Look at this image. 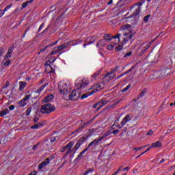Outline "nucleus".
<instances>
[{
	"label": "nucleus",
	"instance_id": "obj_1",
	"mask_svg": "<svg viewBox=\"0 0 175 175\" xmlns=\"http://www.w3.org/2000/svg\"><path fill=\"white\" fill-rule=\"evenodd\" d=\"M58 90L59 92L63 94L64 98L65 96H68V94H69V90H70V86L68 84V83L62 81L59 83Z\"/></svg>",
	"mask_w": 175,
	"mask_h": 175
},
{
	"label": "nucleus",
	"instance_id": "obj_2",
	"mask_svg": "<svg viewBox=\"0 0 175 175\" xmlns=\"http://www.w3.org/2000/svg\"><path fill=\"white\" fill-rule=\"evenodd\" d=\"M99 142H100V140L98 138V139H95L94 141L90 142L88 144V147L85 148L82 152H81L79 153L77 158L75 159V161H80V159H81L83 158V155H84V154H85V152H87V151H88V150H90V148H91V147H92V146H97L98 143H99Z\"/></svg>",
	"mask_w": 175,
	"mask_h": 175
},
{
	"label": "nucleus",
	"instance_id": "obj_3",
	"mask_svg": "<svg viewBox=\"0 0 175 175\" xmlns=\"http://www.w3.org/2000/svg\"><path fill=\"white\" fill-rule=\"evenodd\" d=\"M54 110H55V107L50 103H47L42 105L40 111L42 114H49V113H53Z\"/></svg>",
	"mask_w": 175,
	"mask_h": 175
},
{
	"label": "nucleus",
	"instance_id": "obj_4",
	"mask_svg": "<svg viewBox=\"0 0 175 175\" xmlns=\"http://www.w3.org/2000/svg\"><path fill=\"white\" fill-rule=\"evenodd\" d=\"M73 146H75V142H70L66 146L62 148L61 152H65L66 151V157H68V155L72 154V152H73V155H75V150H73V148L72 149Z\"/></svg>",
	"mask_w": 175,
	"mask_h": 175
},
{
	"label": "nucleus",
	"instance_id": "obj_5",
	"mask_svg": "<svg viewBox=\"0 0 175 175\" xmlns=\"http://www.w3.org/2000/svg\"><path fill=\"white\" fill-rule=\"evenodd\" d=\"M90 84V81L88 78L78 79L75 81V85L77 87L78 90H81L84 88L86 85Z\"/></svg>",
	"mask_w": 175,
	"mask_h": 175
},
{
	"label": "nucleus",
	"instance_id": "obj_6",
	"mask_svg": "<svg viewBox=\"0 0 175 175\" xmlns=\"http://www.w3.org/2000/svg\"><path fill=\"white\" fill-rule=\"evenodd\" d=\"M66 99H70V100H77L80 98V92L77 90H73L71 93L67 94V96L64 97Z\"/></svg>",
	"mask_w": 175,
	"mask_h": 175
},
{
	"label": "nucleus",
	"instance_id": "obj_7",
	"mask_svg": "<svg viewBox=\"0 0 175 175\" xmlns=\"http://www.w3.org/2000/svg\"><path fill=\"white\" fill-rule=\"evenodd\" d=\"M152 43H154V40H152L150 42H144L139 46L138 50H141L142 54H144V53H146V51L150 49Z\"/></svg>",
	"mask_w": 175,
	"mask_h": 175
},
{
	"label": "nucleus",
	"instance_id": "obj_8",
	"mask_svg": "<svg viewBox=\"0 0 175 175\" xmlns=\"http://www.w3.org/2000/svg\"><path fill=\"white\" fill-rule=\"evenodd\" d=\"M135 36V32L133 31H127L123 33L124 43H128L129 40H132V38Z\"/></svg>",
	"mask_w": 175,
	"mask_h": 175
},
{
	"label": "nucleus",
	"instance_id": "obj_9",
	"mask_svg": "<svg viewBox=\"0 0 175 175\" xmlns=\"http://www.w3.org/2000/svg\"><path fill=\"white\" fill-rule=\"evenodd\" d=\"M54 159V156H51L46 159L44 161L38 165V169L42 170L44 167V166H47L49 163H50V160Z\"/></svg>",
	"mask_w": 175,
	"mask_h": 175
},
{
	"label": "nucleus",
	"instance_id": "obj_10",
	"mask_svg": "<svg viewBox=\"0 0 175 175\" xmlns=\"http://www.w3.org/2000/svg\"><path fill=\"white\" fill-rule=\"evenodd\" d=\"M85 142V138L84 137H81L79 140L77 142L76 145L73 148L74 154H76V151L80 148V146L83 143Z\"/></svg>",
	"mask_w": 175,
	"mask_h": 175
},
{
	"label": "nucleus",
	"instance_id": "obj_11",
	"mask_svg": "<svg viewBox=\"0 0 175 175\" xmlns=\"http://www.w3.org/2000/svg\"><path fill=\"white\" fill-rule=\"evenodd\" d=\"M120 38H121V33H117L115 36L112 38L111 40L114 46H117V44H120V42H121Z\"/></svg>",
	"mask_w": 175,
	"mask_h": 175
},
{
	"label": "nucleus",
	"instance_id": "obj_12",
	"mask_svg": "<svg viewBox=\"0 0 175 175\" xmlns=\"http://www.w3.org/2000/svg\"><path fill=\"white\" fill-rule=\"evenodd\" d=\"M167 70H163L162 71H158L154 72V75H158V77L160 79H165L166 76H168L169 73H167Z\"/></svg>",
	"mask_w": 175,
	"mask_h": 175
},
{
	"label": "nucleus",
	"instance_id": "obj_13",
	"mask_svg": "<svg viewBox=\"0 0 175 175\" xmlns=\"http://www.w3.org/2000/svg\"><path fill=\"white\" fill-rule=\"evenodd\" d=\"M131 27H132V26L129 24L123 25L120 28V31L123 32V33H124V32H128V31H132L131 29Z\"/></svg>",
	"mask_w": 175,
	"mask_h": 175
},
{
	"label": "nucleus",
	"instance_id": "obj_14",
	"mask_svg": "<svg viewBox=\"0 0 175 175\" xmlns=\"http://www.w3.org/2000/svg\"><path fill=\"white\" fill-rule=\"evenodd\" d=\"M95 42V38L94 37H88L86 39V44H83L84 49L87 47V46H90V44H92V43Z\"/></svg>",
	"mask_w": 175,
	"mask_h": 175
},
{
	"label": "nucleus",
	"instance_id": "obj_15",
	"mask_svg": "<svg viewBox=\"0 0 175 175\" xmlns=\"http://www.w3.org/2000/svg\"><path fill=\"white\" fill-rule=\"evenodd\" d=\"M120 67L116 66L115 67V68L111 71V72H107L105 75V77H109L110 80H113L114 79V75L111 76V75H113L114 73V72H116V70H118Z\"/></svg>",
	"mask_w": 175,
	"mask_h": 175
},
{
	"label": "nucleus",
	"instance_id": "obj_16",
	"mask_svg": "<svg viewBox=\"0 0 175 175\" xmlns=\"http://www.w3.org/2000/svg\"><path fill=\"white\" fill-rule=\"evenodd\" d=\"M106 46V40H100L96 44L98 49H103Z\"/></svg>",
	"mask_w": 175,
	"mask_h": 175
},
{
	"label": "nucleus",
	"instance_id": "obj_17",
	"mask_svg": "<svg viewBox=\"0 0 175 175\" xmlns=\"http://www.w3.org/2000/svg\"><path fill=\"white\" fill-rule=\"evenodd\" d=\"M131 120H132V118H131L130 115H126L124 119L122 120L121 122V125L122 126H124V125H125V124H126V122H129V121H131Z\"/></svg>",
	"mask_w": 175,
	"mask_h": 175
},
{
	"label": "nucleus",
	"instance_id": "obj_18",
	"mask_svg": "<svg viewBox=\"0 0 175 175\" xmlns=\"http://www.w3.org/2000/svg\"><path fill=\"white\" fill-rule=\"evenodd\" d=\"M10 59L5 57L1 63L3 68H6V66H9L10 65Z\"/></svg>",
	"mask_w": 175,
	"mask_h": 175
},
{
	"label": "nucleus",
	"instance_id": "obj_19",
	"mask_svg": "<svg viewBox=\"0 0 175 175\" xmlns=\"http://www.w3.org/2000/svg\"><path fill=\"white\" fill-rule=\"evenodd\" d=\"M150 147L151 148H161V147H162V142H161V141H157L152 144V146Z\"/></svg>",
	"mask_w": 175,
	"mask_h": 175
},
{
	"label": "nucleus",
	"instance_id": "obj_20",
	"mask_svg": "<svg viewBox=\"0 0 175 175\" xmlns=\"http://www.w3.org/2000/svg\"><path fill=\"white\" fill-rule=\"evenodd\" d=\"M109 135H111V132H110V131H107V132L104 133L101 137H98V139L101 142V140H103V139H106Z\"/></svg>",
	"mask_w": 175,
	"mask_h": 175
},
{
	"label": "nucleus",
	"instance_id": "obj_21",
	"mask_svg": "<svg viewBox=\"0 0 175 175\" xmlns=\"http://www.w3.org/2000/svg\"><path fill=\"white\" fill-rule=\"evenodd\" d=\"M95 94V91H90L87 92L86 94H84L81 97V99H85L88 96H91V95H94Z\"/></svg>",
	"mask_w": 175,
	"mask_h": 175
},
{
	"label": "nucleus",
	"instance_id": "obj_22",
	"mask_svg": "<svg viewBox=\"0 0 175 175\" xmlns=\"http://www.w3.org/2000/svg\"><path fill=\"white\" fill-rule=\"evenodd\" d=\"M102 88V85H100V84H96L95 85H94L91 90L92 91H95V92H98V91H100V89Z\"/></svg>",
	"mask_w": 175,
	"mask_h": 175
},
{
	"label": "nucleus",
	"instance_id": "obj_23",
	"mask_svg": "<svg viewBox=\"0 0 175 175\" xmlns=\"http://www.w3.org/2000/svg\"><path fill=\"white\" fill-rule=\"evenodd\" d=\"M10 111L8 109H5L4 110H2L0 111V117H4V116H8Z\"/></svg>",
	"mask_w": 175,
	"mask_h": 175
},
{
	"label": "nucleus",
	"instance_id": "obj_24",
	"mask_svg": "<svg viewBox=\"0 0 175 175\" xmlns=\"http://www.w3.org/2000/svg\"><path fill=\"white\" fill-rule=\"evenodd\" d=\"M55 140H56L55 137H52L46 141V145L49 146V143H51V144L53 146V144H54V142H55Z\"/></svg>",
	"mask_w": 175,
	"mask_h": 175
},
{
	"label": "nucleus",
	"instance_id": "obj_25",
	"mask_svg": "<svg viewBox=\"0 0 175 175\" xmlns=\"http://www.w3.org/2000/svg\"><path fill=\"white\" fill-rule=\"evenodd\" d=\"M32 2H33V0L27 1L26 2L22 3L21 10H23V9H25V8L28 6V3H32Z\"/></svg>",
	"mask_w": 175,
	"mask_h": 175
},
{
	"label": "nucleus",
	"instance_id": "obj_26",
	"mask_svg": "<svg viewBox=\"0 0 175 175\" xmlns=\"http://www.w3.org/2000/svg\"><path fill=\"white\" fill-rule=\"evenodd\" d=\"M109 101H107V100L105 99H102L100 101H98V103H100V108L102 109V107H103V106H105V105H107Z\"/></svg>",
	"mask_w": 175,
	"mask_h": 175
},
{
	"label": "nucleus",
	"instance_id": "obj_27",
	"mask_svg": "<svg viewBox=\"0 0 175 175\" xmlns=\"http://www.w3.org/2000/svg\"><path fill=\"white\" fill-rule=\"evenodd\" d=\"M69 45V44L68 43H64L63 44H62L59 46H57V48L59 49V51H62V50H65V49H66V47H68V46Z\"/></svg>",
	"mask_w": 175,
	"mask_h": 175
},
{
	"label": "nucleus",
	"instance_id": "obj_28",
	"mask_svg": "<svg viewBox=\"0 0 175 175\" xmlns=\"http://www.w3.org/2000/svg\"><path fill=\"white\" fill-rule=\"evenodd\" d=\"M12 54H13V49L10 48L8 49L7 54L5 56V58H10L12 57Z\"/></svg>",
	"mask_w": 175,
	"mask_h": 175
},
{
	"label": "nucleus",
	"instance_id": "obj_29",
	"mask_svg": "<svg viewBox=\"0 0 175 175\" xmlns=\"http://www.w3.org/2000/svg\"><path fill=\"white\" fill-rule=\"evenodd\" d=\"M19 85H20L19 90L21 91H23V90H24L25 88V85H27V83L21 81V82H19Z\"/></svg>",
	"mask_w": 175,
	"mask_h": 175
},
{
	"label": "nucleus",
	"instance_id": "obj_30",
	"mask_svg": "<svg viewBox=\"0 0 175 175\" xmlns=\"http://www.w3.org/2000/svg\"><path fill=\"white\" fill-rule=\"evenodd\" d=\"M53 98H54V96H53L52 94H51V95L46 96V97L44 98V100L46 103L51 102V100H53Z\"/></svg>",
	"mask_w": 175,
	"mask_h": 175
},
{
	"label": "nucleus",
	"instance_id": "obj_31",
	"mask_svg": "<svg viewBox=\"0 0 175 175\" xmlns=\"http://www.w3.org/2000/svg\"><path fill=\"white\" fill-rule=\"evenodd\" d=\"M18 107H25V106H27V103L21 100L18 103Z\"/></svg>",
	"mask_w": 175,
	"mask_h": 175
},
{
	"label": "nucleus",
	"instance_id": "obj_32",
	"mask_svg": "<svg viewBox=\"0 0 175 175\" xmlns=\"http://www.w3.org/2000/svg\"><path fill=\"white\" fill-rule=\"evenodd\" d=\"M50 64H51V62L50 61H47L45 64V65L46 66H49V68H51V70L49 72V73H55V71L54 70V69H53V68L51 67V66H50Z\"/></svg>",
	"mask_w": 175,
	"mask_h": 175
},
{
	"label": "nucleus",
	"instance_id": "obj_33",
	"mask_svg": "<svg viewBox=\"0 0 175 175\" xmlns=\"http://www.w3.org/2000/svg\"><path fill=\"white\" fill-rule=\"evenodd\" d=\"M59 53V49L58 47L54 48L53 51L51 53V55H54L55 54H58Z\"/></svg>",
	"mask_w": 175,
	"mask_h": 175
},
{
	"label": "nucleus",
	"instance_id": "obj_34",
	"mask_svg": "<svg viewBox=\"0 0 175 175\" xmlns=\"http://www.w3.org/2000/svg\"><path fill=\"white\" fill-rule=\"evenodd\" d=\"M113 39V38H111V36L109 35V34H105L104 35V39L103 40H111Z\"/></svg>",
	"mask_w": 175,
	"mask_h": 175
},
{
	"label": "nucleus",
	"instance_id": "obj_35",
	"mask_svg": "<svg viewBox=\"0 0 175 175\" xmlns=\"http://www.w3.org/2000/svg\"><path fill=\"white\" fill-rule=\"evenodd\" d=\"M123 48H124V45L123 44H118L115 48V50H116V51H121V50H122Z\"/></svg>",
	"mask_w": 175,
	"mask_h": 175
},
{
	"label": "nucleus",
	"instance_id": "obj_36",
	"mask_svg": "<svg viewBox=\"0 0 175 175\" xmlns=\"http://www.w3.org/2000/svg\"><path fill=\"white\" fill-rule=\"evenodd\" d=\"M133 54V53L132 51H129L128 53H126V54L124 55V58H129V57H132V55Z\"/></svg>",
	"mask_w": 175,
	"mask_h": 175
},
{
	"label": "nucleus",
	"instance_id": "obj_37",
	"mask_svg": "<svg viewBox=\"0 0 175 175\" xmlns=\"http://www.w3.org/2000/svg\"><path fill=\"white\" fill-rule=\"evenodd\" d=\"M147 92V90L146 89H143L142 91L141 92L139 97V98H143V96H144L145 94Z\"/></svg>",
	"mask_w": 175,
	"mask_h": 175
},
{
	"label": "nucleus",
	"instance_id": "obj_38",
	"mask_svg": "<svg viewBox=\"0 0 175 175\" xmlns=\"http://www.w3.org/2000/svg\"><path fill=\"white\" fill-rule=\"evenodd\" d=\"M99 75H100V71H97L92 76V79H96V77H98L99 76Z\"/></svg>",
	"mask_w": 175,
	"mask_h": 175
},
{
	"label": "nucleus",
	"instance_id": "obj_39",
	"mask_svg": "<svg viewBox=\"0 0 175 175\" xmlns=\"http://www.w3.org/2000/svg\"><path fill=\"white\" fill-rule=\"evenodd\" d=\"M150 17H151V15L148 14L144 17V21L145 23H148V20H150Z\"/></svg>",
	"mask_w": 175,
	"mask_h": 175
},
{
	"label": "nucleus",
	"instance_id": "obj_40",
	"mask_svg": "<svg viewBox=\"0 0 175 175\" xmlns=\"http://www.w3.org/2000/svg\"><path fill=\"white\" fill-rule=\"evenodd\" d=\"M100 104L99 103V101H98V103H96L93 105V109H96V107H98V110H99L101 109L100 108Z\"/></svg>",
	"mask_w": 175,
	"mask_h": 175
},
{
	"label": "nucleus",
	"instance_id": "obj_41",
	"mask_svg": "<svg viewBox=\"0 0 175 175\" xmlns=\"http://www.w3.org/2000/svg\"><path fill=\"white\" fill-rule=\"evenodd\" d=\"M129 88H131V84L128 85L126 88L122 89V92H126V91H128V90H129Z\"/></svg>",
	"mask_w": 175,
	"mask_h": 175
},
{
	"label": "nucleus",
	"instance_id": "obj_42",
	"mask_svg": "<svg viewBox=\"0 0 175 175\" xmlns=\"http://www.w3.org/2000/svg\"><path fill=\"white\" fill-rule=\"evenodd\" d=\"M13 6V4H11V5H8L7 7H5V8H4V10H2L3 11V12L5 13V12H8V10H9V9H10V8H12Z\"/></svg>",
	"mask_w": 175,
	"mask_h": 175
},
{
	"label": "nucleus",
	"instance_id": "obj_43",
	"mask_svg": "<svg viewBox=\"0 0 175 175\" xmlns=\"http://www.w3.org/2000/svg\"><path fill=\"white\" fill-rule=\"evenodd\" d=\"M31 111H32V108L31 107L27 108L26 111V116H29V114H31Z\"/></svg>",
	"mask_w": 175,
	"mask_h": 175
},
{
	"label": "nucleus",
	"instance_id": "obj_44",
	"mask_svg": "<svg viewBox=\"0 0 175 175\" xmlns=\"http://www.w3.org/2000/svg\"><path fill=\"white\" fill-rule=\"evenodd\" d=\"M31 98V95H27L25 98H23L22 100L25 102H27V100H29Z\"/></svg>",
	"mask_w": 175,
	"mask_h": 175
},
{
	"label": "nucleus",
	"instance_id": "obj_45",
	"mask_svg": "<svg viewBox=\"0 0 175 175\" xmlns=\"http://www.w3.org/2000/svg\"><path fill=\"white\" fill-rule=\"evenodd\" d=\"M47 47H49V46H46L44 48L41 49L38 54H40L41 53H44V51L47 50Z\"/></svg>",
	"mask_w": 175,
	"mask_h": 175
},
{
	"label": "nucleus",
	"instance_id": "obj_46",
	"mask_svg": "<svg viewBox=\"0 0 175 175\" xmlns=\"http://www.w3.org/2000/svg\"><path fill=\"white\" fill-rule=\"evenodd\" d=\"M139 13H140V7H137V8H136V10L134 12V14L137 16V14H139Z\"/></svg>",
	"mask_w": 175,
	"mask_h": 175
},
{
	"label": "nucleus",
	"instance_id": "obj_47",
	"mask_svg": "<svg viewBox=\"0 0 175 175\" xmlns=\"http://www.w3.org/2000/svg\"><path fill=\"white\" fill-rule=\"evenodd\" d=\"M133 69H135V66H132L130 69H129V70L124 73V75H127V73H131V72H132V70H133Z\"/></svg>",
	"mask_w": 175,
	"mask_h": 175
},
{
	"label": "nucleus",
	"instance_id": "obj_48",
	"mask_svg": "<svg viewBox=\"0 0 175 175\" xmlns=\"http://www.w3.org/2000/svg\"><path fill=\"white\" fill-rule=\"evenodd\" d=\"M107 49H108L109 51H111V50H114V46H113V45H108V46H107Z\"/></svg>",
	"mask_w": 175,
	"mask_h": 175
},
{
	"label": "nucleus",
	"instance_id": "obj_49",
	"mask_svg": "<svg viewBox=\"0 0 175 175\" xmlns=\"http://www.w3.org/2000/svg\"><path fill=\"white\" fill-rule=\"evenodd\" d=\"M43 28H44V23L40 25V27L38 28V32H40Z\"/></svg>",
	"mask_w": 175,
	"mask_h": 175
},
{
	"label": "nucleus",
	"instance_id": "obj_50",
	"mask_svg": "<svg viewBox=\"0 0 175 175\" xmlns=\"http://www.w3.org/2000/svg\"><path fill=\"white\" fill-rule=\"evenodd\" d=\"M150 150H151V146L147 148L144 152L141 153L140 155H144L146 152H148V151H150Z\"/></svg>",
	"mask_w": 175,
	"mask_h": 175
},
{
	"label": "nucleus",
	"instance_id": "obj_51",
	"mask_svg": "<svg viewBox=\"0 0 175 175\" xmlns=\"http://www.w3.org/2000/svg\"><path fill=\"white\" fill-rule=\"evenodd\" d=\"M39 129V125L38 124H34L31 126V129Z\"/></svg>",
	"mask_w": 175,
	"mask_h": 175
},
{
	"label": "nucleus",
	"instance_id": "obj_52",
	"mask_svg": "<svg viewBox=\"0 0 175 175\" xmlns=\"http://www.w3.org/2000/svg\"><path fill=\"white\" fill-rule=\"evenodd\" d=\"M154 131H152V130H150L146 135H148V136H152V135H153Z\"/></svg>",
	"mask_w": 175,
	"mask_h": 175
},
{
	"label": "nucleus",
	"instance_id": "obj_53",
	"mask_svg": "<svg viewBox=\"0 0 175 175\" xmlns=\"http://www.w3.org/2000/svg\"><path fill=\"white\" fill-rule=\"evenodd\" d=\"M44 90V88L43 86H41L40 89H38L36 92H42Z\"/></svg>",
	"mask_w": 175,
	"mask_h": 175
},
{
	"label": "nucleus",
	"instance_id": "obj_54",
	"mask_svg": "<svg viewBox=\"0 0 175 175\" xmlns=\"http://www.w3.org/2000/svg\"><path fill=\"white\" fill-rule=\"evenodd\" d=\"M10 85V83H9L8 81H7L5 84V85L3 86V88H8V86Z\"/></svg>",
	"mask_w": 175,
	"mask_h": 175
},
{
	"label": "nucleus",
	"instance_id": "obj_55",
	"mask_svg": "<svg viewBox=\"0 0 175 175\" xmlns=\"http://www.w3.org/2000/svg\"><path fill=\"white\" fill-rule=\"evenodd\" d=\"M143 148L142 146L141 147H136L134 148L135 151H139V150H142Z\"/></svg>",
	"mask_w": 175,
	"mask_h": 175
},
{
	"label": "nucleus",
	"instance_id": "obj_56",
	"mask_svg": "<svg viewBox=\"0 0 175 175\" xmlns=\"http://www.w3.org/2000/svg\"><path fill=\"white\" fill-rule=\"evenodd\" d=\"M14 109H16V107L14 105H10L9 107V109L11 110V111L14 110Z\"/></svg>",
	"mask_w": 175,
	"mask_h": 175
},
{
	"label": "nucleus",
	"instance_id": "obj_57",
	"mask_svg": "<svg viewBox=\"0 0 175 175\" xmlns=\"http://www.w3.org/2000/svg\"><path fill=\"white\" fill-rule=\"evenodd\" d=\"M3 14H5V12H3V10H0V18L2 17V16H3Z\"/></svg>",
	"mask_w": 175,
	"mask_h": 175
},
{
	"label": "nucleus",
	"instance_id": "obj_58",
	"mask_svg": "<svg viewBox=\"0 0 175 175\" xmlns=\"http://www.w3.org/2000/svg\"><path fill=\"white\" fill-rule=\"evenodd\" d=\"M120 133V130H115V131H113L112 133L113 135H117V133Z\"/></svg>",
	"mask_w": 175,
	"mask_h": 175
},
{
	"label": "nucleus",
	"instance_id": "obj_59",
	"mask_svg": "<svg viewBox=\"0 0 175 175\" xmlns=\"http://www.w3.org/2000/svg\"><path fill=\"white\" fill-rule=\"evenodd\" d=\"M2 55H3V49H0V58H2Z\"/></svg>",
	"mask_w": 175,
	"mask_h": 175
},
{
	"label": "nucleus",
	"instance_id": "obj_60",
	"mask_svg": "<svg viewBox=\"0 0 175 175\" xmlns=\"http://www.w3.org/2000/svg\"><path fill=\"white\" fill-rule=\"evenodd\" d=\"M125 170H126V172H128V171L129 170V167H124V168L123 169V172H125Z\"/></svg>",
	"mask_w": 175,
	"mask_h": 175
},
{
	"label": "nucleus",
	"instance_id": "obj_61",
	"mask_svg": "<svg viewBox=\"0 0 175 175\" xmlns=\"http://www.w3.org/2000/svg\"><path fill=\"white\" fill-rule=\"evenodd\" d=\"M69 44H70V46H76V45H77V43L73 44V42H70L69 43Z\"/></svg>",
	"mask_w": 175,
	"mask_h": 175
},
{
	"label": "nucleus",
	"instance_id": "obj_62",
	"mask_svg": "<svg viewBox=\"0 0 175 175\" xmlns=\"http://www.w3.org/2000/svg\"><path fill=\"white\" fill-rule=\"evenodd\" d=\"M123 76H125V74H122L120 75H119L117 79H121V77H122Z\"/></svg>",
	"mask_w": 175,
	"mask_h": 175
},
{
	"label": "nucleus",
	"instance_id": "obj_63",
	"mask_svg": "<svg viewBox=\"0 0 175 175\" xmlns=\"http://www.w3.org/2000/svg\"><path fill=\"white\" fill-rule=\"evenodd\" d=\"M165 159H162L161 161H160V162H159V163H163V162H165Z\"/></svg>",
	"mask_w": 175,
	"mask_h": 175
},
{
	"label": "nucleus",
	"instance_id": "obj_64",
	"mask_svg": "<svg viewBox=\"0 0 175 175\" xmlns=\"http://www.w3.org/2000/svg\"><path fill=\"white\" fill-rule=\"evenodd\" d=\"M111 3H113V0H110V1L108 2V5H111Z\"/></svg>",
	"mask_w": 175,
	"mask_h": 175
}]
</instances>
